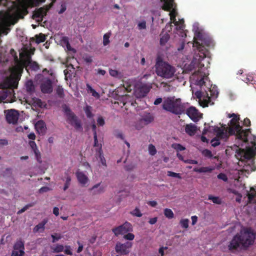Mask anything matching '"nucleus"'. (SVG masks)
<instances>
[{"label": "nucleus", "instance_id": "1", "mask_svg": "<svg viewBox=\"0 0 256 256\" xmlns=\"http://www.w3.org/2000/svg\"><path fill=\"white\" fill-rule=\"evenodd\" d=\"M256 234L251 228H244L236 234L228 245L230 250L246 249L252 245L256 238Z\"/></svg>", "mask_w": 256, "mask_h": 256}, {"label": "nucleus", "instance_id": "2", "mask_svg": "<svg viewBox=\"0 0 256 256\" xmlns=\"http://www.w3.org/2000/svg\"><path fill=\"white\" fill-rule=\"evenodd\" d=\"M229 118H232L230 120V126L228 127H232L234 130H236V138L244 142H248L249 135L251 134V129L243 130L242 126L238 123L239 117L235 114L229 115ZM250 136L252 138V139L250 141V143L253 146H256V136L250 134Z\"/></svg>", "mask_w": 256, "mask_h": 256}, {"label": "nucleus", "instance_id": "3", "mask_svg": "<svg viewBox=\"0 0 256 256\" xmlns=\"http://www.w3.org/2000/svg\"><path fill=\"white\" fill-rule=\"evenodd\" d=\"M255 154L254 150L250 147L246 149L238 148L236 152V156L240 162H244L243 170L248 173L256 170L254 160L252 159Z\"/></svg>", "mask_w": 256, "mask_h": 256}, {"label": "nucleus", "instance_id": "4", "mask_svg": "<svg viewBox=\"0 0 256 256\" xmlns=\"http://www.w3.org/2000/svg\"><path fill=\"white\" fill-rule=\"evenodd\" d=\"M155 68L156 74L164 78H172L176 72V68L174 66L164 61L160 56L156 58Z\"/></svg>", "mask_w": 256, "mask_h": 256}, {"label": "nucleus", "instance_id": "5", "mask_svg": "<svg viewBox=\"0 0 256 256\" xmlns=\"http://www.w3.org/2000/svg\"><path fill=\"white\" fill-rule=\"evenodd\" d=\"M162 107L164 110L176 115L184 113L185 111V107L181 99L174 96L164 98Z\"/></svg>", "mask_w": 256, "mask_h": 256}, {"label": "nucleus", "instance_id": "6", "mask_svg": "<svg viewBox=\"0 0 256 256\" xmlns=\"http://www.w3.org/2000/svg\"><path fill=\"white\" fill-rule=\"evenodd\" d=\"M18 82L16 79L8 78L0 84V101L2 102L8 96H10L14 93V89L16 88Z\"/></svg>", "mask_w": 256, "mask_h": 256}, {"label": "nucleus", "instance_id": "7", "mask_svg": "<svg viewBox=\"0 0 256 256\" xmlns=\"http://www.w3.org/2000/svg\"><path fill=\"white\" fill-rule=\"evenodd\" d=\"M198 36L199 38V42H194V46H196L197 50L199 52L200 58L198 60H201L204 58L207 54L208 50L206 48V47H210L214 46V42L212 38L203 36L200 33H198Z\"/></svg>", "mask_w": 256, "mask_h": 256}, {"label": "nucleus", "instance_id": "8", "mask_svg": "<svg viewBox=\"0 0 256 256\" xmlns=\"http://www.w3.org/2000/svg\"><path fill=\"white\" fill-rule=\"evenodd\" d=\"M62 108L65 116L66 117L67 122L71 126H73L76 130L82 129L81 121L78 119L74 113L72 111L70 108L64 104L62 106Z\"/></svg>", "mask_w": 256, "mask_h": 256}, {"label": "nucleus", "instance_id": "9", "mask_svg": "<svg viewBox=\"0 0 256 256\" xmlns=\"http://www.w3.org/2000/svg\"><path fill=\"white\" fill-rule=\"evenodd\" d=\"M214 132L216 134V137L218 139H222L226 140L230 136H236V130L232 127H226L220 128L216 126L214 128Z\"/></svg>", "mask_w": 256, "mask_h": 256}, {"label": "nucleus", "instance_id": "10", "mask_svg": "<svg viewBox=\"0 0 256 256\" xmlns=\"http://www.w3.org/2000/svg\"><path fill=\"white\" fill-rule=\"evenodd\" d=\"M133 230L132 224L128 222H126L122 224L115 227L112 229V232L116 236L124 234L128 232H131Z\"/></svg>", "mask_w": 256, "mask_h": 256}, {"label": "nucleus", "instance_id": "11", "mask_svg": "<svg viewBox=\"0 0 256 256\" xmlns=\"http://www.w3.org/2000/svg\"><path fill=\"white\" fill-rule=\"evenodd\" d=\"M24 244L22 239L18 240L14 245V250L10 256H24Z\"/></svg>", "mask_w": 256, "mask_h": 256}, {"label": "nucleus", "instance_id": "12", "mask_svg": "<svg viewBox=\"0 0 256 256\" xmlns=\"http://www.w3.org/2000/svg\"><path fill=\"white\" fill-rule=\"evenodd\" d=\"M132 246V242H126L124 244L117 242L115 250L117 253L120 254L126 255L130 252L129 249Z\"/></svg>", "mask_w": 256, "mask_h": 256}, {"label": "nucleus", "instance_id": "13", "mask_svg": "<svg viewBox=\"0 0 256 256\" xmlns=\"http://www.w3.org/2000/svg\"><path fill=\"white\" fill-rule=\"evenodd\" d=\"M52 84L50 78L43 79L40 86L42 92L44 94H50L52 92Z\"/></svg>", "mask_w": 256, "mask_h": 256}, {"label": "nucleus", "instance_id": "14", "mask_svg": "<svg viewBox=\"0 0 256 256\" xmlns=\"http://www.w3.org/2000/svg\"><path fill=\"white\" fill-rule=\"evenodd\" d=\"M192 76L195 78L198 76L196 79L195 84L200 86H206V80H208V76L205 75H202L201 72L198 70L192 74Z\"/></svg>", "mask_w": 256, "mask_h": 256}, {"label": "nucleus", "instance_id": "15", "mask_svg": "<svg viewBox=\"0 0 256 256\" xmlns=\"http://www.w3.org/2000/svg\"><path fill=\"white\" fill-rule=\"evenodd\" d=\"M18 115V112L16 110H8L6 116V121L9 124H15L17 123Z\"/></svg>", "mask_w": 256, "mask_h": 256}, {"label": "nucleus", "instance_id": "16", "mask_svg": "<svg viewBox=\"0 0 256 256\" xmlns=\"http://www.w3.org/2000/svg\"><path fill=\"white\" fill-rule=\"evenodd\" d=\"M205 94L206 95V98H203V100H202V94L200 91H197L195 92V96L196 97V98H198L200 100H201V104H200L203 107L208 106V104L211 101L210 96H208V94L206 92V90Z\"/></svg>", "mask_w": 256, "mask_h": 256}, {"label": "nucleus", "instance_id": "17", "mask_svg": "<svg viewBox=\"0 0 256 256\" xmlns=\"http://www.w3.org/2000/svg\"><path fill=\"white\" fill-rule=\"evenodd\" d=\"M46 10L42 8H40L34 12L32 16L34 18H38V21L42 22L44 17L46 16Z\"/></svg>", "mask_w": 256, "mask_h": 256}, {"label": "nucleus", "instance_id": "18", "mask_svg": "<svg viewBox=\"0 0 256 256\" xmlns=\"http://www.w3.org/2000/svg\"><path fill=\"white\" fill-rule=\"evenodd\" d=\"M186 114L193 121L198 120V111L193 106L189 108L186 110Z\"/></svg>", "mask_w": 256, "mask_h": 256}, {"label": "nucleus", "instance_id": "19", "mask_svg": "<svg viewBox=\"0 0 256 256\" xmlns=\"http://www.w3.org/2000/svg\"><path fill=\"white\" fill-rule=\"evenodd\" d=\"M97 158L100 160L101 164L104 166H106V160L104 156L103 152L102 150V144H100V148L96 150V154Z\"/></svg>", "mask_w": 256, "mask_h": 256}, {"label": "nucleus", "instance_id": "20", "mask_svg": "<svg viewBox=\"0 0 256 256\" xmlns=\"http://www.w3.org/2000/svg\"><path fill=\"white\" fill-rule=\"evenodd\" d=\"M78 180L80 183L85 184L88 181L87 176L82 172L78 171L76 173Z\"/></svg>", "mask_w": 256, "mask_h": 256}, {"label": "nucleus", "instance_id": "21", "mask_svg": "<svg viewBox=\"0 0 256 256\" xmlns=\"http://www.w3.org/2000/svg\"><path fill=\"white\" fill-rule=\"evenodd\" d=\"M35 127L40 134H44L46 130V126L45 122L42 120H38L35 124Z\"/></svg>", "mask_w": 256, "mask_h": 256}, {"label": "nucleus", "instance_id": "22", "mask_svg": "<svg viewBox=\"0 0 256 256\" xmlns=\"http://www.w3.org/2000/svg\"><path fill=\"white\" fill-rule=\"evenodd\" d=\"M164 2L162 9L165 11H170L174 5V0H161Z\"/></svg>", "mask_w": 256, "mask_h": 256}, {"label": "nucleus", "instance_id": "23", "mask_svg": "<svg viewBox=\"0 0 256 256\" xmlns=\"http://www.w3.org/2000/svg\"><path fill=\"white\" fill-rule=\"evenodd\" d=\"M185 131L190 136H193L196 131V126L192 124H186L185 128Z\"/></svg>", "mask_w": 256, "mask_h": 256}, {"label": "nucleus", "instance_id": "24", "mask_svg": "<svg viewBox=\"0 0 256 256\" xmlns=\"http://www.w3.org/2000/svg\"><path fill=\"white\" fill-rule=\"evenodd\" d=\"M48 222L47 219H44L42 221L40 222L38 224L36 225L34 228V232H40V230L44 231L45 228V225Z\"/></svg>", "mask_w": 256, "mask_h": 256}, {"label": "nucleus", "instance_id": "25", "mask_svg": "<svg viewBox=\"0 0 256 256\" xmlns=\"http://www.w3.org/2000/svg\"><path fill=\"white\" fill-rule=\"evenodd\" d=\"M214 170V167L211 166H206V167H201L200 168H196L194 169V170L197 172H210Z\"/></svg>", "mask_w": 256, "mask_h": 256}, {"label": "nucleus", "instance_id": "26", "mask_svg": "<svg viewBox=\"0 0 256 256\" xmlns=\"http://www.w3.org/2000/svg\"><path fill=\"white\" fill-rule=\"evenodd\" d=\"M206 87L210 92V96L213 97L214 98H217L218 94V92L217 86H212V84H211L210 88H208L207 86Z\"/></svg>", "mask_w": 256, "mask_h": 256}, {"label": "nucleus", "instance_id": "27", "mask_svg": "<svg viewBox=\"0 0 256 256\" xmlns=\"http://www.w3.org/2000/svg\"><path fill=\"white\" fill-rule=\"evenodd\" d=\"M154 120V117L150 114L145 116L140 120V122L143 123L144 124H148L152 122Z\"/></svg>", "mask_w": 256, "mask_h": 256}, {"label": "nucleus", "instance_id": "28", "mask_svg": "<svg viewBox=\"0 0 256 256\" xmlns=\"http://www.w3.org/2000/svg\"><path fill=\"white\" fill-rule=\"evenodd\" d=\"M150 88L146 85H142L139 88V91L140 93V96H144L150 92Z\"/></svg>", "mask_w": 256, "mask_h": 256}, {"label": "nucleus", "instance_id": "29", "mask_svg": "<svg viewBox=\"0 0 256 256\" xmlns=\"http://www.w3.org/2000/svg\"><path fill=\"white\" fill-rule=\"evenodd\" d=\"M34 37L36 38V42L38 44L44 42L46 39L45 34L42 33L36 34Z\"/></svg>", "mask_w": 256, "mask_h": 256}, {"label": "nucleus", "instance_id": "30", "mask_svg": "<svg viewBox=\"0 0 256 256\" xmlns=\"http://www.w3.org/2000/svg\"><path fill=\"white\" fill-rule=\"evenodd\" d=\"M26 88L28 92H33L34 90V86L32 80H28L26 84Z\"/></svg>", "mask_w": 256, "mask_h": 256}, {"label": "nucleus", "instance_id": "31", "mask_svg": "<svg viewBox=\"0 0 256 256\" xmlns=\"http://www.w3.org/2000/svg\"><path fill=\"white\" fill-rule=\"evenodd\" d=\"M84 112L88 118H92L94 116V114L92 113V107L90 106H86L84 108Z\"/></svg>", "mask_w": 256, "mask_h": 256}, {"label": "nucleus", "instance_id": "32", "mask_svg": "<svg viewBox=\"0 0 256 256\" xmlns=\"http://www.w3.org/2000/svg\"><path fill=\"white\" fill-rule=\"evenodd\" d=\"M100 185V183L95 184L92 188V190H94V194H100L104 192V188L103 187H100L97 189Z\"/></svg>", "mask_w": 256, "mask_h": 256}, {"label": "nucleus", "instance_id": "33", "mask_svg": "<svg viewBox=\"0 0 256 256\" xmlns=\"http://www.w3.org/2000/svg\"><path fill=\"white\" fill-rule=\"evenodd\" d=\"M172 148L176 150L178 152L186 150V148L182 144L178 143H174L172 144Z\"/></svg>", "mask_w": 256, "mask_h": 256}, {"label": "nucleus", "instance_id": "34", "mask_svg": "<svg viewBox=\"0 0 256 256\" xmlns=\"http://www.w3.org/2000/svg\"><path fill=\"white\" fill-rule=\"evenodd\" d=\"M32 104L34 106H38L39 108H42L44 106V104L42 100L38 98H32Z\"/></svg>", "mask_w": 256, "mask_h": 256}, {"label": "nucleus", "instance_id": "35", "mask_svg": "<svg viewBox=\"0 0 256 256\" xmlns=\"http://www.w3.org/2000/svg\"><path fill=\"white\" fill-rule=\"evenodd\" d=\"M170 38V35L166 33L163 34L160 38V44L161 45H164L166 43L168 40Z\"/></svg>", "mask_w": 256, "mask_h": 256}, {"label": "nucleus", "instance_id": "36", "mask_svg": "<svg viewBox=\"0 0 256 256\" xmlns=\"http://www.w3.org/2000/svg\"><path fill=\"white\" fill-rule=\"evenodd\" d=\"M164 214L167 218L170 219L174 218V214L172 210L170 208H165L164 210Z\"/></svg>", "mask_w": 256, "mask_h": 256}, {"label": "nucleus", "instance_id": "37", "mask_svg": "<svg viewBox=\"0 0 256 256\" xmlns=\"http://www.w3.org/2000/svg\"><path fill=\"white\" fill-rule=\"evenodd\" d=\"M52 252L55 253H60L64 251V246L62 244H56L54 248H52Z\"/></svg>", "mask_w": 256, "mask_h": 256}, {"label": "nucleus", "instance_id": "38", "mask_svg": "<svg viewBox=\"0 0 256 256\" xmlns=\"http://www.w3.org/2000/svg\"><path fill=\"white\" fill-rule=\"evenodd\" d=\"M56 94L60 98H64V88L62 86H58L56 89Z\"/></svg>", "mask_w": 256, "mask_h": 256}, {"label": "nucleus", "instance_id": "39", "mask_svg": "<svg viewBox=\"0 0 256 256\" xmlns=\"http://www.w3.org/2000/svg\"><path fill=\"white\" fill-rule=\"evenodd\" d=\"M111 35V33L108 32L105 34L103 36V44L104 46H107L110 43L109 38Z\"/></svg>", "mask_w": 256, "mask_h": 256}, {"label": "nucleus", "instance_id": "40", "mask_svg": "<svg viewBox=\"0 0 256 256\" xmlns=\"http://www.w3.org/2000/svg\"><path fill=\"white\" fill-rule=\"evenodd\" d=\"M27 62L28 64H30V66L33 70H37L39 68L38 64L36 62H32L30 56H28Z\"/></svg>", "mask_w": 256, "mask_h": 256}, {"label": "nucleus", "instance_id": "41", "mask_svg": "<svg viewBox=\"0 0 256 256\" xmlns=\"http://www.w3.org/2000/svg\"><path fill=\"white\" fill-rule=\"evenodd\" d=\"M208 199L212 200L214 204H220L222 203L221 200L218 196H214L211 195L208 196Z\"/></svg>", "mask_w": 256, "mask_h": 256}, {"label": "nucleus", "instance_id": "42", "mask_svg": "<svg viewBox=\"0 0 256 256\" xmlns=\"http://www.w3.org/2000/svg\"><path fill=\"white\" fill-rule=\"evenodd\" d=\"M130 214L133 216L137 217H141L142 215L140 209L138 208H136L132 211L130 212Z\"/></svg>", "mask_w": 256, "mask_h": 256}, {"label": "nucleus", "instance_id": "43", "mask_svg": "<svg viewBox=\"0 0 256 256\" xmlns=\"http://www.w3.org/2000/svg\"><path fill=\"white\" fill-rule=\"evenodd\" d=\"M66 180L64 186V191L69 188L71 182V178L70 176H69L68 174H66Z\"/></svg>", "mask_w": 256, "mask_h": 256}, {"label": "nucleus", "instance_id": "44", "mask_svg": "<svg viewBox=\"0 0 256 256\" xmlns=\"http://www.w3.org/2000/svg\"><path fill=\"white\" fill-rule=\"evenodd\" d=\"M189 220L188 218L182 219L180 224L181 226L184 228H187L188 227Z\"/></svg>", "mask_w": 256, "mask_h": 256}, {"label": "nucleus", "instance_id": "45", "mask_svg": "<svg viewBox=\"0 0 256 256\" xmlns=\"http://www.w3.org/2000/svg\"><path fill=\"white\" fill-rule=\"evenodd\" d=\"M202 154L208 158H212V152L208 149H204V150L202 152Z\"/></svg>", "mask_w": 256, "mask_h": 256}, {"label": "nucleus", "instance_id": "46", "mask_svg": "<svg viewBox=\"0 0 256 256\" xmlns=\"http://www.w3.org/2000/svg\"><path fill=\"white\" fill-rule=\"evenodd\" d=\"M148 152L149 154L152 156H154L156 153V150L154 146L152 144H150L148 146Z\"/></svg>", "mask_w": 256, "mask_h": 256}, {"label": "nucleus", "instance_id": "47", "mask_svg": "<svg viewBox=\"0 0 256 256\" xmlns=\"http://www.w3.org/2000/svg\"><path fill=\"white\" fill-rule=\"evenodd\" d=\"M123 238L126 240H132L134 238V235L130 232H128L124 234Z\"/></svg>", "mask_w": 256, "mask_h": 256}, {"label": "nucleus", "instance_id": "48", "mask_svg": "<svg viewBox=\"0 0 256 256\" xmlns=\"http://www.w3.org/2000/svg\"><path fill=\"white\" fill-rule=\"evenodd\" d=\"M33 152L35 154L36 158L38 162H41V154L38 149L37 148L34 150Z\"/></svg>", "mask_w": 256, "mask_h": 256}, {"label": "nucleus", "instance_id": "49", "mask_svg": "<svg viewBox=\"0 0 256 256\" xmlns=\"http://www.w3.org/2000/svg\"><path fill=\"white\" fill-rule=\"evenodd\" d=\"M168 176L171 177L176 178L179 179H181L182 177L179 173H176L171 171L168 172Z\"/></svg>", "mask_w": 256, "mask_h": 256}, {"label": "nucleus", "instance_id": "50", "mask_svg": "<svg viewBox=\"0 0 256 256\" xmlns=\"http://www.w3.org/2000/svg\"><path fill=\"white\" fill-rule=\"evenodd\" d=\"M210 143L212 144V146L213 147H216L220 144V142L219 141V139L218 138H217L216 137L212 139Z\"/></svg>", "mask_w": 256, "mask_h": 256}, {"label": "nucleus", "instance_id": "51", "mask_svg": "<svg viewBox=\"0 0 256 256\" xmlns=\"http://www.w3.org/2000/svg\"><path fill=\"white\" fill-rule=\"evenodd\" d=\"M138 27L140 30L146 29V22L145 20H142L138 24Z\"/></svg>", "mask_w": 256, "mask_h": 256}, {"label": "nucleus", "instance_id": "52", "mask_svg": "<svg viewBox=\"0 0 256 256\" xmlns=\"http://www.w3.org/2000/svg\"><path fill=\"white\" fill-rule=\"evenodd\" d=\"M33 206L32 204H28L26 205L23 208H22L21 210H18L17 212L18 214H21L22 212H24L26 210L29 208L32 207Z\"/></svg>", "mask_w": 256, "mask_h": 256}, {"label": "nucleus", "instance_id": "53", "mask_svg": "<svg viewBox=\"0 0 256 256\" xmlns=\"http://www.w3.org/2000/svg\"><path fill=\"white\" fill-rule=\"evenodd\" d=\"M65 250L64 249V254L72 256V252L71 250V248L70 246H66Z\"/></svg>", "mask_w": 256, "mask_h": 256}, {"label": "nucleus", "instance_id": "54", "mask_svg": "<svg viewBox=\"0 0 256 256\" xmlns=\"http://www.w3.org/2000/svg\"><path fill=\"white\" fill-rule=\"evenodd\" d=\"M109 73L111 76L116 78L118 77L120 74L118 70L112 69H110L109 70Z\"/></svg>", "mask_w": 256, "mask_h": 256}, {"label": "nucleus", "instance_id": "55", "mask_svg": "<svg viewBox=\"0 0 256 256\" xmlns=\"http://www.w3.org/2000/svg\"><path fill=\"white\" fill-rule=\"evenodd\" d=\"M170 16V18L171 21H173L176 25H178V22H176V15L174 12H171L169 14Z\"/></svg>", "mask_w": 256, "mask_h": 256}, {"label": "nucleus", "instance_id": "56", "mask_svg": "<svg viewBox=\"0 0 256 256\" xmlns=\"http://www.w3.org/2000/svg\"><path fill=\"white\" fill-rule=\"evenodd\" d=\"M248 197L249 202H251L254 198L256 197V192L248 193Z\"/></svg>", "mask_w": 256, "mask_h": 256}, {"label": "nucleus", "instance_id": "57", "mask_svg": "<svg viewBox=\"0 0 256 256\" xmlns=\"http://www.w3.org/2000/svg\"><path fill=\"white\" fill-rule=\"evenodd\" d=\"M218 178V179H220V180H224V182H226L228 181V178H227V176L226 175L224 174V173H220L219 174L218 176H217Z\"/></svg>", "mask_w": 256, "mask_h": 256}, {"label": "nucleus", "instance_id": "58", "mask_svg": "<svg viewBox=\"0 0 256 256\" xmlns=\"http://www.w3.org/2000/svg\"><path fill=\"white\" fill-rule=\"evenodd\" d=\"M60 42L62 44H64V46L68 45L70 46V42H69V40H68V38L67 36H63Z\"/></svg>", "mask_w": 256, "mask_h": 256}, {"label": "nucleus", "instance_id": "59", "mask_svg": "<svg viewBox=\"0 0 256 256\" xmlns=\"http://www.w3.org/2000/svg\"><path fill=\"white\" fill-rule=\"evenodd\" d=\"M56 235H57V236H56L54 234L51 235V236L52 238V242H55L56 241L58 240H60L62 238V236L60 234H56Z\"/></svg>", "mask_w": 256, "mask_h": 256}, {"label": "nucleus", "instance_id": "60", "mask_svg": "<svg viewBox=\"0 0 256 256\" xmlns=\"http://www.w3.org/2000/svg\"><path fill=\"white\" fill-rule=\"evenodd\" d=\"M97 123L98 126H103L105 124L104 118L102 116H99L97 120Z\"/></svg>", "mask_w": 256, "mask_h": 256}, {"label": "nucleus", "instance_id": "61", "mask_svg": "<svg viewBox=\"0 0 256 256\" xmlns=\"http://www.w3.org/2000/svg\"><path fill=\"white\" fill-rule=\"evenodd\" d=\"M6 52V50L4 48L0 46V62L2 61V59L4 58V54Z\"/></svg>", "mask_w": 256, "mask_h": 256}, {"label": "nucleus", "instance_id": "62", "mask_svg": "<svg viewBox=\"0 0 256 256\" xmlns=\"http://www.w3.org/2000/svg\"><path fill=\"white\" fill-rule=\"evenodd\" d=\"M114 135H115L116 137L117 138H120L122 140H124V136L122 133L120 132H119V131L116 132Z\"/></svg>", "mask_w": 256, "mask_h": 256}, {"label": "nucleus", "instance_id": "63", "mask_svg": "<svg viewBox=\"0 0 256 256\" xmlns=\"http://www.w3.org/2000/svg\"><path fill=\"white\" fill-rule=\"evenodd\" d=\"M50 188L48 186H42L39 190L40 193H44L46 192L49 190H50Z\"/></svg>", "mask_w": 256, "mask_h": 256}, {"label": "nucleus", "instance_id": "64", "mask_svg": "<svg viewBox=\"0 0 256 256\" xmlns=\"http://www.w3.org/2000/svg\"><path fill=\"white\" fill-rule=\"evenodd\" d=\"M29 145L32 150L38 148L36 142L33 140L30 141Z\"/></svg>", "mask_w": 256, "mask_h": 256}]
</instances>
